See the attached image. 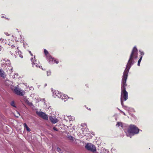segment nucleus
Masks as SVG:
<instances>
[{"label":"nucleus","mask_w":153,"mask_h":153,"mask_svg":"<svg viewBox=\"0 0 153 153\" xmlns=\"http://www.w3.org/2000/svg\"><path fill=\"white\" fill-rule=\"evenodd\" d=\"M35 56H34V58H32L31 60L32 63L33 67H36L37 68H41L43 70L42 66L40 64L39 62L35 59Z\"/></svg>","instance_id":"obj_7"},{"label":"nucleus","mask_w":153,"mask_h":153,"mask_svg":"<svg viewBox=\"0 0 153 153\" xmlns=\"http://www.w3.org/2000/svg\"><path fill=\"white\" fill-rule=\"evenodd\" d=\"M0 40L1 42H3L4 40V39L2 38H1L0 39Z\"/></svg>","instance_id":"obj_26"},{"label":"nucleus","mask_w":153,"mask_h":153,"mask_svg":"<svg viewBox=\"0 0 153 153\" xmlns=\"http://www.w3.org/2000/svg\"><path fill=\"white\" fill-rule=\"evenodd\" d=\"M11 105L13 107H16L14 102L13 101L10 103Z\"/></svg>","instance_id":"obj_17"},{"label":"nucleus","mask_w":153,"mask_h":153,"mask_svg":"<svg viewBox=\"0 0 153 153\" xmlns=\"http://www.w3.org/2000/svg\"><path fill=\"white\" fill-rule=\"evenodd\" d=\"M52 95L54 97H56L57 96L58 97L61 99L62 100H64V102L66 101V99L68 98L67 95L65 94L63 95L62 93H59L57 91H53Z\"/></svg>","instance_id":"obj_3"},{"label":"nucleus","mask_w":153,"mask_h":153,"mask_svg":"<svg viewBox=\"0 0 153 153\" xmlns=\"http://www.w3.org/2000/svg\"><path fill=\"white\" fill-rule=\"evenodd\" d=\"M29 53L31 55V56H33V54L32 53H31V52L30 51H29Z\"/></svg>","instance_id":"obj_30"},{"label":"nucleus","mask_w":153,"mask_h":153,"mask_svg":"<svg viewBox=\"0 0 153 153\" xmlns=\"http://www.w3.org/2000/svg\"><path fill=\"white\" fill-rule=\"evenodd\" d=\"M53 129L54 130L56 131H58V129L57 128H56L55 127L53 128Z\"/></svg>","instance_id":"obj_24"},{"label":"nucleus","mask_w":153,"mask_h":153,"mask_svg":"<svg viewBox=\"0 0 153 153\" xmlns=\"http://www.w3.org/2000/svg\"><path fill=\"white\" fill-rule=\"evenodd\" d=\"M13 88L14 87H12L11 89L16 94L20 96H23L25 94L24 91L22 90L20 88H19L17 87H16L14 89Z\"/></svg>","instance_id":"obj_5"},{"label":"nucleus","mask_w":153,"mask_h":153,"mask_svg":"<svg viewBox=\"0 0 153 153\" xmlns=\"http://www.w3.org/2000/svg\"><path fill=\"white\" fill-rule=\"evenodd\" d=\"M140 52V57L141 56H142V57H143V56L144 55V53L143 51H139Z\"/></svg>","instance_id":"obj_20"},{"label":"nucleus","mask_w":153,"mask_h":153,"mask_svg":"<svg viewBox=\"0 0 153 153\" xmlns=\"http://www.w3.org/2000/svg\"><path fill=\"white\" fill-rule=\"evenodd\" d=\"M25 128L27 131H30V129L28 127H27Z\"/></svg>","instance_id":"obj_22"},{"label":"nucleus","mask_w":153,"mask_h":153,"mask_svg":"<svg viewBox=\"0 0 153 153\" xmlns=\"http://www.w3.org/2000/svg\"><path fill=\"white\" fill-rule=\"evenodd\" d=\"M64 120H65V117H64Z\"/></svg>","instance_id":"obj_34"},{"label":"nucleus","mask_w":153,"mask_h":153,"mask_svg":"<svg viewBox=\"0 0 153 153\" xmlns=\"http://www.w3.org/2000/svg\"><path fill=\"white\" fill-rule=\"evenodd\" d=\"M36 114L38 116L43 119L45 120H48V115L45 113L41 111H37Z\"/></svg>","instance_id":"obj_8"},{"label":"nucleus","mask_w":153,"mask_h":153,"mask_svg":"<svg viewBox=\"0 0 153 153\" xmlns=\"http://www.w3.org/2000/svg\"><path fill=\"white\" fill-rule=\"evenodd\" d=\"M3 61L4 62H3V63H4L3 64V67H6V65H7V66L8 67H10V66H11V63L10 60L7 59V60H5V59H4Z\"/></svg>","instance_id":"obj_11"},{"label":"nucleus","mask_w":153,"mask_h":153,"mask_svg":"<svg viewBox=\"0 0 153 153\" xmlns=\"http://www.w3.org/2000/svg\"><path fill=\"white\" fill-rule=\"evenodd\" d=\"M44 52L45 55L46 56L48 55V52L45 49H44Z\"/></svg>","instance_id":"obj_18"},{"label":"nucleus","mask_w":153,"mask_h":153,"mask_svg":"<svg viewBox=\"0 0 153 153\" xmlns=\"http://www.w3.org/2000/svg\"><path fill=\"white\" fill-rule=\"evenodd\" d=\"M137 56V50L136 46H134L132 51L126 65V69L123 72L121 85V103L123 107L126 110H127L128 108L126 106H124L123 101H126L128 99V93L126 90V87L127 86L126 81L127 78L128 74L131 67L135 62L134 59H136Z\"/></svg>","instance_id":"obj_1"},{"label":"nucleus","mask_w":153,"mask_h":153,"mask_svg":"<svg viewBox=\"0 0 153 153\" xmlns=\"http://www.w3.org/2000/svg\"><path fill=\"white\" fill-rule=\"evenodd\" d=\"M57 151H58V152H60V150H61V149H60V148H58L57 149Z\"/></svg>","instance_id":"obj_29"},{"label":"nucleus","mask_w":153,"mask_h":153,"mask_svg":"<svg viewBox=\"0 0 153 153\" xmlns=\"http://www.w3.org/2000/svg\"><path fill=\"white\" fill-rule=\"evenodd\" d=\"M116 126L117 127H121L124 130V128H123V124L122 122H117L116 125ZM125 129H126L125 128Z\"/></svg>","instance_id":"obj_14"},{"label":"nucleus","mask_w":153,"mask_h":153,"mask_svg":"<svg viewBox=\"0 0 153 153\" xmlns=\"http://www.w3.org/2000/svg\"><path fill=\"white\" fill-rule=\"evenodd\" d=\"M68 117L69 119V121H73L75 119V117H74L71 116H68Z\"/></svg>","instance_id":"obj_15"},{"label":"nucleus","mask_w":153,"mask_h":153,"mask_svg":"<svg viewBox=\"0 0 153 153\" xmlns=\"http://www.w3.org/2000/svg\"><path fill=\"white\" fill-rule=\"evenodd\" d=\"M118 109H119V110H120V112H121V113H123V111H121V110H119L118 108Z\"/></svg>","instance_id":"obj_31"},{"label":"nucleus","mask_w":153,"mask_h":153,"mask_svg":"<svg viewBox=\"0 0 153 153\" xmlns=\"http://www.w3.org/2000/svg\"><path fill=\"white\" fill-rule=\"evenodd\" d=\"M11 48L12 49V51L13 52H15L14 54L15 56L16 57L19 55L22 58H23V56L22 55L21 52L19 51V50L18 48V47H15L14 45H12L11 47Z\"/></svg>","instance_id":"obj_4"},{"label":"nucleus","mask_w":153,"mask_h":153,"mask_svg":"<svg viewBox=\"0 0 153 153\" xmlns=\"http://www.w3.org/2000/svg\"><path fill=\"white\" fill-rule=\"evenodd\" d=\"M1 17H2V18H3V17H4V16H2Z\"/></svg>","instance_id":"obj_35"},{"label":"nucleus","mask_w":153,"mask_h":153,"mask_svg":"<svg viewBox=\"0 0 153 153\" xmlns=\"http://www.w3.org/2000/svg\"><path fill=\"white\" fill-rule=\"evenodd\" d=\"M13 52H12V50H11V51H10V53L12 55H13Z\"/></svg>","instance_id":"obj_28"},{"label":"nucleus","mask_w":153,"mask_h":153,"mask_svg":"<svg viewBox=\"0 0 153 153\" xmlns=\"http://www.w3.org/2000/svg\"><path fill=\"white\" fill-rule=\"evenodd\" d=\"M47 85V84H45V86H46Z\"/></svg>","instance_id":"obj_33"},{"label":"nucleus","mask_w":153,"mask_h":153,"mask_svg":"<svg viewBox=\"0 0 153 153\" xmlns=\"http://www.w3.org/2000/svg\"><path fill=\"white\" fill-rule=\"evenodd\" d=\"M10 68V71H13L12 70H13V68H12V67L10 66V67H9Z\"/></svg>","instance_id":"obj_27"},{"label":"nucleus","mask_w":153,"mask_h":153,"mask_svg":"<svg viewBox=\"0 0 153 153\" xmlns=\"http://www.w3.org/2000/svg\"><path fill=\"white\" fill-rule=\"evenodd\" d=\"M142 59V56H141L140 57V59L138 61V63H137L138 66H140V63Z\"/></svg>","instance_id":"obj_16"},{"label":"nucleus","mask_w":153,"mask_h":153,"mask_svg":"<svg viewBox=\"0 0 153 153\" xmlns=\"http://www.w3.org/2000/svg\"><path fill=\"white\" fill-rule=\"evenodd\" d=\"M47 58L49 60V63L50 64H53L54 63L58 64L59 63L58 61L55 59L54 58H52L51 56L48 55L47 56Z\"/></svg>","instance_id":"obj_9"},{"label":"nucleus","mask_w":153,"mask_h":153,"mask_svg":"<svg viewBox=\"0 0 153 153\" xmlns=\"http://www.w3.org/2000/svg\"><path fill=\"white\" fill-rule=\"evenodd\" d=\"M67 137L69 140H70L71 142H73L76 144H77V143L76 142V139L75 138L68 134L67 135Z\"/></svg>","instance_id":"obj_10"},{"label":"nucleus","mask_w":153,"mask_h":153,"mask_svg":"<svg viewBox=\"0 0 153 153\" xmlns=\"http://www.w3.org/2000/svg\"><path fill=\"white\" fill-rule=\"evenodd\" d=\"M47 75L48 76L51 75V72L50 71H47Z\"/></svg>","instance_id":"obj_19"},{"label":"nucleus","mask_w":153,"mask_h":153,"mask_svg":"<svg viewBox=\"0 0 153 153\" xmlns=\"http://www.w3.org/2000/svg\"><path fill=\"white\" fill-rule=\"evenodd\" d=\"M85 148L88 150L92 152H94L96 150L94 145L91 143H87L85 146Z\"/></svg>","instance_id":"obj_6"},{"label":"nucleus","mask_w":153,"mask_h":153,"mask_svg":"<svg viewBox=\"0 0 153 153\" xmlns=\"http://www.w3.org/2000/svg\"><path fill=\"white\" fill-rule=\"evenodd\" d=\"M24 126L25 128H26L27 127H28V126H27L26 123H25L24 124Z\"/></svg>","instance_id":"obj_23"},{"label":"nucleus","mask_w":153,"mask_h":153,"mask_svg":"<svg viewBox=\"0 0 153 153\" xmlns=\"http://www.w3.org/2000/svg\"><path fill=\"white\" fill-rule=\"evenodd\" d=\"M4 34L6 35L7 36H10V34H9L7 32H4Z\"/></svg>","instance_id":"obj_25"},{"label":"nucleus","mask_w":153,"mask_h":153,"mask_svg":"<svg viewBox=\"0 0 153 153\" xmlns=\"http://www.w3.org/2000/svg\"><path fill=\"white\" fill-rule=\"evenodd\" d=\"M0 76L4 79L6 76V75L4 72L1 69H0Z\"/></svg>","instance_id":"obj_13"},{"label":"nucleus","mask_w":153,"mask_h":153,"mask_svg":"<svg viewBox=\"0 0 153 153\" xmlns=\"http://www.w3.org/2000/svg\"><path fill=\"white\" fill-rule=\"evenodd\" d=\"M25 102L26 103L29 105L31 104V103L27 100H25Z\"/></svg>","instance_id":"obj_21"},{"label":"nucleus","mask_w":153,"mask_h":153,"mask_svg":"<svg viewBox=\"0 0 153 153\" xmlns=\"http://www.w3.org/2000/svg\"><path fill=\"white\" fill-rule=\"evenodd\" d=\"M49 119L52 123L53 124H55L58 121V120L56 117H53L52 116H50Z\"/></svg>","instance_id":"obj_12"},{"label":"nucleus","mask_w":153,"mask_h":153,"mask_svg":"<svg viewBox=\"0 0 153 153\" xmlns=\"http://www.w3.org/2000/svg\"><path fill=\"white\" fill-rule=\"evenodd\" d=\"M1 48L0 47V51H1Z\"/></svg>","instance_id":"obj_36"},{"label":"nucleus","mask_w":153,"mask_h":153,"mask_svg":"<svg viewBox=\"0 0 153 153\" xmlns=\"http://www.w3.org/2000/svg\"><path fill=\"white\" fill-rule=\"evenodd\" d=\"M127 129H124V131L126 134L128 133L133 135L137 134L140 130L137 127L134 125H131L129 127H126Z\"/></svg>","instance_id":"obj_2"},{"label":"nucleus","mask_w":153,"mask_h":153,"mask_svg":"<svg viewBox=\"0 0 153 153\" xmlns=\"http://www.w3.org/2000/svg\"><path fill=\"white\" fill-rule=\"evenodd\" d=\"M123 113V114H124V115H126V114H125V113L124 112H123V113Z\"/></svg>","instance_id":"obj_32"}]
</instances>
